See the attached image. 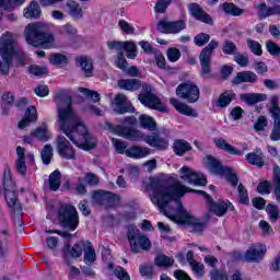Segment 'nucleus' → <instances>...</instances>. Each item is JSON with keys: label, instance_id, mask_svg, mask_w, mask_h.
I'll return each mask as SVG.
<instances>
[{"label": "nucleus", "instance_id": "a19ab883", "mask_svg": "<svg viewBox=\"0 0 280 280\" xmlns=\"http://www.w3.org/2000/svg\"><path fill=\"white\" fill-rule=\"evenodd\" d=\"M154 264L159 268H172V266H174V258L165 254H160L154 258Z\"/></svg>", "mask_w": 280, "mask_h": 280}, {"label": "nucleus", "instance_id": "f704fd0d", "mask_svg": "<svg viewBox=\"0 0 280 280\" xmlns=\"http://www.w3.org/2000/svg\"><path fill=\"white\" fill-rule=\"evenodd\" d=\"M173 150L177 156H184L186 152H191V144L186 140H175Z\"/></svg>", "mask_w": 280, "mask_h": 280}, {"label": "nucleus", "instance_id": "bf43d9fd", "mask_svg": "<svg viewBox=\"0 0 280 280\" xmlns=\"http://www.w3.org/2000/svg\"><path fill=\"white\" fill-rule=\"evenodd\" d=\"M116 67L121 71H128V60L124 57V51L117 54Z\"/></svg>", "mask_w": 280, "mask_h": 280}, {"label": "nucleus", "instance_id": "4c0bfd02", "mask_svg": "<svg viewBox=\"0 0 280 280\" xmlns=\"http://www.w3.org/2000/svg\"><path fill=\"white\" fill-rule=\"evenodd\" d=\"M25 19H39L40 18V5L38 2H31V4L24 9Z\"/></svg>", "mask_w": 280, "mask_h": 280}, {"label": "nucleus", "instance_id": "72a5a7b5", "mask_svg": "<svg viewBox=\"0 0 280 280\" xmlns=\"http://www.w3.org/2000/svg\"><path fill=\"white\" fill-rule=\"evenodd\" d=\"M236 94L233 91H225L220 94L218 101H217V106L218 108H226L235 100Z\"/></svg>", "mask_w": 280, "mask_h": 280}, {"label": "nucleus", "instance_id": "f03ea898", "mask_svg": "<svg viewBox=\"0 0 280 280\" xmlns=\"http://www.w3.org/2000/svg\"><path fill=\"white\" fill-rule=\"evenodd\" d=\"M58 110V125L59 130L66 135V137L80 148L81 150H93L95 148V139L86 129V125L82 121V118L73 110V100L65 92H58L55 96Z\"/></svg>", "mask_w": 280, "mask_h": 280}, {"label": "nucleus", "instance_id": "423d86ee", "mask_svg": "<svg viewBox=\"0 0 280 280\" xmlns=\"http://www.w3.org/2000/svg\"><path fill=\"white\" fill-rule=\"evenodd\" d=\"M25 39L32 47H42L49 49L54 47L56 37L51 33H47L46 26L43 23L28 24L24 31Z\"/></svg>", "mask_w": 280, "mask_h": 280}, {"label": "nucleus", "instance_id": "1a4fd4ad", "mask_svg": "<svg viewBox=\"0 0 280 280\" xmlns=\"http://www.w3.org/2000/svg\"><path fill=\"white\" fill-rule=\"evenodd\" d=\"M218 47H220V43L212 39L199 54V62L201 67L200 75L203 80L213 78V74H211V57Z\"/></svg>", "mask_w": 280, "mask_h": 280}, {"label": "nucleus", "instance_id": "0e129e2a", "mask_svg": "<svg viewBox=\"0 0 280 280\" xmlns=\"http://www.w3.org/2000/svg\"><path fill=\"white\" fill-rule=\"evenodd\" d=\"M118 27H120L124 34H135V26L130 23L126 22L125 20H119Z\"/></svg>", "mask_w": 280, "mask_h": 280}, {"label": "nucleus", "instance_id": "69168bd1", "mask_svg": "<svg viewBox=\"0 0 280 280\" xmlns=\"http://www.w3.org/2000/svg\"><path fill=\"white\" fill-rule=\"evenodd\" d=\"M172 3V0H158L155 4V12L163 14L167 10L168 5Z\"/></svg>", "mask_w": 280, "mask_h": 280}, {"label": "nucleus", "instance_id": "bb28decb", "mask_svg": "<svg viewBox=\"0 0 280 280\" xmlns=\"http://www.w3.org/2000/svg\"><path fill=\"white\" fill-rule=\"evenodd\" d=\"M152 152L149 148L133 145L126 150V156L129 159H145Z\"/></svg>", "mask_w": 280, "mask_h": 280}, {"label": "nucleus", "instance_id": "f257e3e1", "mask_svg": "<svg viewBox=\"0 0 280 280\" xmlns=\"http://www.w3.org/2000/svg\"><path fill=\"white\" fill-rule=\"evenodd\" d=\"M149 196L153 205H156L160 212L163 213L168 220L177 222L178 224H191L196 218L189 214L180 201L176 200V208L167 209L170 202L175 198H183L191 188L186 187L183 183L176 180L173 184L159 178H150L147 187Z\"/></svg>", "mask_w": 280, "mask_h": 280}, {"label": "nucleus", "instance_id": "e2e57ef3", "mask_svg": "<svg viewBox=\"0 0 280 280\" xmlns=\"http://www.w3.org/2000/svg\"><path fill=\"white\" fill-rule=\"evenodd\" d=\"M234 60L236 61L238 67H248V62H250L248 56L241 52H236L234 55Z\"/></svg>", "mask_w": 280, "mask_h": 280}, {"label": "nucleus", "instance_id": "5fc2aeb1", "mask_svg": "<svg viewBox=\"0 0 280 280\" xmlns=\"http://www.w3.org/2000/svg\"><path fill=\"white\" fill-rule=\"evenodd\" d=\"M266 211L271 222H277V220H279V215H280L279 207L275 205H268L266 208Z\"/></svg>", "mask_w": 280, "mask_h": 280}, {"label": "nucleus", "instance_id": "680f3d73", "mask_svg": "<svg viewBox=\"0 0 280 280\" xmlns=\"http://www.w3.org/2000/svg\"><path fill=\"white\" fill-rule=\"evenodd\" d=\"M28 72L31 73V75H36V77L47 75V67L31 66L28 68Z\"/></svg>", "mask_w": 280, "mask_h": 280}, {"label": "nucleus", "instance_id": "4be33fe9", "mask_svg": "<svg viewBox=\"0 0 280 280\" xmlns=\"http://www.w3.org/2000/svg\"><path fill=\"white\" fill-rule=\"evenodd\" d=\"M75 65L81 69L85 78H93V59L86 56H80L75 58Z\"/></svg>", "mask_w": 280, "mask_h": 280}, {"label": "nucleus", "instance_id": "ea45409f", "mask_svg": "<svg viewBox=\"0 0 280 280\" xmlns=\"http://www.w3.org/2000/svg\"><path fill=\"white\" fill-rule=\"evenodd\" d=\"M31 137H35V139H38L39 141H49V139H51V133L47 130V126L44 125L33 130Z\"/></svg>", "mask_w": 280, "mask_h": 280}, {"label": "nucleus", "instance_id": "412c9836", "mask_svg": "<svg viewBox=\"0 0 280 280\" xmlns=\"http://www.w3.org/2000/svg\"><path fill=\"white\" fill-rule=\"evenodd\" d=\"M206 167L215 176H221L223 172H229V166L222 165V162L213 155H207L205 158Z\"/></svg>", "mask_w": 280, "mask_h": 280}, {"label": "nucleus", "instance_id": "7ed1b4c3", "mask_svg": "<svg viewBox=\"0 0 280 280\" xmlns=\"http://www.w3.org/2000/svg\"><path fill=\"white\" fill-rule=\"evenodd\" d=\"M118 86L122 91H139L142 86L141 93L138 95L139 101L147 108H153L160 113H167V107L161 103L156 95L152 94V88L148 84L141 83L139 79H120L118 80Z\"/></svg>", "mask_w": 280, "mask_h": 280}, {"label": "nucleus", "instance_id": "864d4df0", "mask_svg": "<svg viewBox=\"0 0 280 280\" xmlns=\"http://www.w3.org/2000/svg\"><path fill=\"white\" fill-rule=\"evenodd\" d=\"M247 47L255 56H261V54H264V50H261V44H259V42L247 39Z\"/></svg>", "mask_w": 280, "mask_h": 280}, {"label": "nucleus", "instance_id": "de8ad7c7", "mask_svg": "<svg viewBox=\"0 0 280 280\" xmlns=\"http://www.w3.org/2000/svg\"><path fill=\"white\" fill-rule=\"evenodd\" d=\"M221 176H224L226 178V182L231 183L232 187H237L240 178H237V174H235V171H233V168L228 166V172L221 173Z\"/></svg>", "mask_w": 280, "mask_h": 280}, {"label": "nucleus", "instance_id": "49530a36", "mask_svg": "<svg viewBox=\"0 0 280 280\" xmlns=\"http://www.w3.org/2000/svg\"><path fill=\"white\" fill-rule=\"evenodd\" d=\"M40 156L44 165H49L54 159V147L46 144L40 152Z\"/></svg>", "mask_w": 280, "mask_h": 280}, {"label": "nucleus", "instance_id": "20e7f679", "mask_svg": "<svg viewBox=\"0 0 280 280\" xmlns=\"http://www.w3.org/2000/svg\"><path fill=\"white\" fill-rule=\"evenodd\" d=\"M24 52L14 40L12 33L2 35L0 38V56L2 58V62L0 61V75H8L14 56L22 58Z\"/></svg>", "mask_w": 280, "mask_h": 280}, {"label": "nucleus", "instance_id": "9b49d317", "mask_svg": "<svg viewBox=\"0 0 280 280\" xmlns=\"http://www.w3.org/2000/svg\"><path fill=\"white\" fill-rule=\"evenodd\" d=\"M176 95L180 96L183 100H187L189 104H195V102L200 100V90L196 84L186 82L177 86Z\"/></svg>", "mask_w": 280, "mask_h": 280}, {"label": "nucleus", "instance_id": "603ef678", "mask_svg": "<svg viewBox=\"0 0 280 280\" xmlns=\"http://www.w3.org/2000/svg\"><path fill=\"white\" fill-rule=\"evenodd\" d=\"M223 54L226 56H235L237 54V46L231 40H226L222 47Z\"/></svg>", "mask_w": 280, "mask_h": 280}, {"label": "nucleus", "instance_id": "dca6fc26", "mask_svg": "<svg viewBox=\"0 0 280 280\" xmlns=\"http://www.w3.org/2000/svg\"><path fill=\"white\" fill-rule=\"evenodd\" d=\"M266 245L261 243L253 244L244 254L245 261L257 262L266 257Z\"/></svg>", "mask_w": 280, "mask_h": 280}, {"label": "nucleus", "instance_id": "c03bdc74", "mask_svg": "<svg viewBox=\"0 0 280 280\" xmlns=\"http://www.w3.org/2000/svg\"><path fill=\"white\" fill-rule=\"evenodd\" d=\"M49 62L55 67H67V65H69V59L67 56L56 52L50 55Z\"/></svg>", "mask_w": 280, "mask_h": 280}, {"label": "nucleus", "instance_id": "052dcab7", "mask_svg": "<svg viewBox=\"0 0 280 280\" xmlns=\"http://www.w3.org/2000/svg\"><path fill=\"white\" fill-rule=\"evenodd\" d=\"M139 270H140V275L142 277H147V279H152V276L154 275L153 265H141Z\"/></svg>", "mask_w": 280, "mask_h": 280}, {"label": "nucleus", "instance_id": "13d9d810", "mask_svg": "<svg viewBox=\"0 0 280 280\" xmlns=\"http://www.w3.org/2000/svg\"><path fill=\"white\" fill-rule=\"evenodd\" d=\"M266 49L270 56H280V46L272 40L266 42Z\"/></svg>", "mask_w": 280, "mask_h": 280}, {"label": "nucleus", "instance_id": "6e6552de", "mask_svg": "<svg viewBox=\"0 0 280 280\" xmlns=\"http://www.w3.org/2000/svg\"><path fill=\"white\" fill-rule=\"evenodd\" d=\"M128 242L132 253H141V250H150L152 242L148 236L142 235L135 225H129L127 231Z\"/></svg>", "mask_w": 280, "mask_h": 280}, {"label": "nucleus", "instance_id": "39448f33", "mask_svg": "<svg viewBox=\"0 0 280 280\" xmlns=\"http://www.w3.org/2000/svg\"><path fill=\"white\" fill-rule=\"evenodd\" d=\"M115 132L118 137H124V139H128L129 141H145L148 145L151 148H158V150H167L170 147V141L165 138H161L159 135H150L144 136L140 130L127 127V126H116Z\"/></svg>", "mask_w": 280, "mask_h": 280}, {"label": "nucleus", "instance_id": "9d476101", "mask_svg": "<svg viewBox=\"0 0 280 280\" xmlns=\"http://www.w3.org/2000/svg\"><path fill=\"white\" fill-rule=\"evenodd\" d=\"M271 106L269 107V113L273 119V128L270 135L271 141H280V107H279V96H271Z\"/></svg>", "mask_w": 280, "mask_h": 280}, {"label": "nucleus", "instance_id": "393cba45", "mask_svg": "<svg viewBox=\"0 0 280 280\" xmlns=\"http://www.w3.org/2000/svg\"><path fill=\"white\" fill-rule=\"evenodd\" d=\"M259 19H268V16H280V5L268 7L266 3L258 4Z\"/></svg>", "mask_w": 280, "mask_h": 280}, {"label": "nucleus", "instance_id": "58836bf2", "mask_svg": "<svg viewBox=\"0 0 280 280\" xmlns=\"http://www.w3.org/2000/svg\"><path fill=\"white\" fill-rule=\"evenodd\" d=\"M139 124L141 128L145 130H150V132H154L156 130V120L148 115H141L139 117Z\"/></svg>", "mask_w": 280, "mask_h": 280}, {"label": "nucleus", "instance_id": "338daca9", "mask_svg": "<svg viewBox=\"0 0 280 280\" xmlns=\"http://www.w3.org/2000/svg\"><path fill=\"white\" fill-rule=\"evenodd\" d=\"M167 58L171 62H176L180 59V50L178 48H170L167 50Z\"/></svg>", "mask_w": 280, "mask_h": 280}, {"label": "nucleus", "instance_id": "c9c22d12", "mask_svg": "<svg viewBox=\"0 0 280 280\" xmlns=\"http://www.w3.org/2000/svg\"><path fill=\"white\" fill-rule=\"evenodd\" d=\"M220 8L222 12L229 14L230 16H242V14H244V9H240V7L232 2H225L221 4Z\"/></svg>", "mask_w": 280, "mask_h": 280}, {"label": "nucleus", "instance_id": "6ab92c4d", "mask_svg": "<svg viewBox=\"0 0 280 280\" xmlns=\"http://www.w3.org/2000/svg\"><path fill=\"white\" fill-rule=\"evenodd\" d=\"M112 106L117 115L135 113V107L128 102V98L124 94H117L112 103Z\"/></svg>", "mask_w": 280, "mask_h": 280}, {"label": "nucleus", "instance_id": "4468645a", "mask_svg": "<svg viewBox=\"0 0 280 280\" xmlns=\"http://www.w3.org/2000/svg\"><path fill=\"white\" fill-rule=\"evenodd\" d=\"M179 178L188 185H207V177L205 175L198 174L196 171L189 168V166H184L179 170Z\"/></svg>", "mask_w": 280, "mask_h": 280}, {"label": "nucleus", "instance_id": "f8f14e48", "mask_svg": "<svg viewBox=\"0 0 280 280\" xmlns=\"http://www.w3.org/2000/svg\"><path fill=\"white\" fill-rule=\"evenodd\" d=\"M4 198L7 200V205L9 206L11 213H13L12 220L14 222L18 221V224L22 226L23 222H21V215L23 213V207H21V202H19L16 190L4 192Z\"/></svg>", "mask_w": 280, "mask_h": 280}, {"label": "nucleus", "instance_id": "ddd939ff", "mask_svg": "<svg viewBox=\"0 0 280 280\" xmlns=\"http://www.w3.org/2000/svg\"><path fill=\"white\" fill-rule=\"evenodd\" d=\"M57 152L61 159H67L68 161H75V150L73 145L67 138L59 135L56 139Z\"/></svg>", "mask_w": 280, "mask_h": 280}, {"label": "nucleus", "instance_id": "0eeeda50", "mask_svg": "<svg viewBox=\"0 0 280 280\" xmlns=\"http://www.w3.org/2000/svg\"><path fill=\"white\" fill-rule=\"evenodd\" d=\"M57 220L66 231H75L80 224V215L74 206L69 203L60 206L57 212Z\"/></svg>", "mask_w": 280, "mask_h": 280}, {"label": "nucleus", "instance_id": "a211bd4d", "mask_svg": "<svg viewBox=\"0 0 280 280\" xmlns=\"http://www.w3.org/2000/svg\"><path fill=\"white\" fill-rule=\"evenodd\" d=\"M190 192L205 196L206 200L210 205V211H212V213H215V215H218L219 218H222V215H224L226 211H229V206L226 205V202H219V203L213 202V199H211V196H209V194H207L205 190L190 189Z\"/></svg>", "mask_w": 280, "mask_h": 280}, {"label": "nucleus", "instance_id": "4d7b16f0", "mask_svg": "<svg viewBox=\"0 0 280 280\" xmlns=\"http://www.w3.org/2000/svg\"><path fill=\"white\" fill-rule=\"evenodd\" d=\"M211 280H229V275L224 270L212 269L210 271Z\"/></svg>", "mask_w": 280, "mask_h": 280}, {"label": "nucleus", "instance_id": "b1692460", "mask_svg": "<svg viewBox=\"0 0 280 280\" xmlns=\"http://www.w3.org/2000/svg\"><path fill=\"white\" fill-rule=\"evenodd\" d=\"M170 104H172L177 113H180L182 115H186L188 117H198V113H196L194 108L185 103H180V101L176 98H170Z\"/></svg>", "mask_w": 280, "mask_h": 280}, {"label": "nucleus", "instance_id": "37998d69", "mask_svg": "<svg viewBox=\"0 0 280 280\" xmlns=\"http://www.w3.org/2000/svg\"><path fill=\"white\" fill-rule=\"evenodd\" d=\"M61 178L62 174H60V171L58 170H56L49 175L48 183L51 191H58V189H60Z\"/></svg>", "mask_w": 280, "mask_h": 280}, {"label": "nucleus", "instance_id": "473e14b6", "mask_svg": "<svg viewBox=\"0 0 280 280\" xmlns=\"http://www.w3.org/2000/svg\"><path fill=\"white\" fill-rule=\"evenodd\" d=\"M246 161L249 165H256V167H264V154L261 150L257 149L256 152L247 153Z\"/></svg>", "mask_w": 280, "mask_h": 280}, {"label": "nucleus", "instance_id": "7c9ffc66", "mask_svg": "<svg viewBox=\"0 0 280 280\" xmlns=\"http://www.w3.org/2000/svg\"><path fill=\"white\" fill-rule=\"evenodd\" d=\"M18 159L15 162L16 172L22 176H25L27 173V165L25 164V148L18 147L16 148Z\"/></svg>", "mask_w": 280, "mask_h": 280}, {"label": "nucleus", "instance_id": "79ce46f5", "mask_svg": "<svg viewBox=\"0 0 280 280\" xmlns=\"http://www.w3.org/2000/svg\"><path fill=\"white\" fill-rule=\"evenodd\" d=\"M272 184H273V194L276 196V200L278 202H280V167L279 165L275 164L273 165V180H272Z\"/></svg>", "mask_w": 280, "mask_h": 280}, {"label": "nucleus", "instance_id": "6e6d98bb", "mask_svg": "<svg viewBox=\"0 0 280 280\" xmlns=\"http://www.w3.org/2000/svg\"><path fill=\"white\" fill-rule=\"evenodd\" d=\"M238 190V198L241 205H248L250 200L248 199V191L246 190V187H244L243 184H240L237 187Z\"/></svg>", "mask_w": 280, "mask_h": 280}, {"label": "nucleus", "instance_id": "09e8293b", "mask_svg": "<svg viewBox=\"0 0 280 280\" xmlns=\"http://www.w3.org/2000/svg\"><path fill=\"white\" fill-rule=\"evenodd\" d=\"M80 93L85 95L89 100H91L94 104H97L100 102V93L93 90H89L86 88H79Z\"/></svg>", "mask_w": 280, "mask_h": 280}, {"label": "nucleus", "instance_id": "cd10ccee", "mask_svg": "<svg viewBox=\"0 0 280 280\" xmlns=\"http://www.w3.org/2000/svg\"><path fill=\"white\" fill-rule=\"evenodd\" d=\"M267 97L266 94L259 93H245L240 95V100L245 102L248 106H255V104H259V102H266Z\"/></svg>", "mask_w": 280, "mask_h": 280}, {"label": "nucleus", "instance_id": "774afa93", "mask_svg": "<svg viewBox=\"0 0 280 280\" xmlns=\"http://www.w3.org/2000/svg\"><path fill=\"white\" fill-rule=\"evenodd\" d=\"M114 275L119 280H130V275H128V271H126V269H124L122 267H117L114 270Z\"/></svg>", "mask_w": 280, "mask_h": 280}, {"label": "nucleus", "instance_id": "a878e982", "mask_svg": "<svg viewBox=\"0 0 280 280\" xmlns=\"http://www.w3.org/2000/svg\"><path fill=\"white\" fill-rule=\"evenodd\" d=\"M214 144L219 148V150H223V152H228V154H232L233 156H242V151L231 145V143L226 142L224 138H215Z\"/></svg>", "mask_w": 280, "mask_h": 280}, {"label": "nucleus", "instance_id": "e433bc0d", "mask_svg": "<svg viewBox=\"0 0 280 280\" xmlns=\"http://www.w3.org/2000/svg\"><path fill=\"white\" fill-rule=\"evenodd\" d=\"M69 255H71V257H73L74 259H78V257H82V245L74 244L73 247L71 248L69 243H67L63 248L65 259H67V257H69Z\"/></svg>", "mask_w": 280, "mask_h": 280}, {"label": "nucleus", "instance_id": "3c124183", "mask_svg": "<svg viewBox=\"0 0 280 280\" xmlns=\"http://www.w3.org/2000/svg\"><path fill=\"white\" fill-rule=\"evenodd\" d=\"M211 40V35L207 33H199L194 37V43L197 47H205Z\"/></svg>", "mask_w": 280, "mask_h": 280}, {"label": "nucleus", "instance_id": "c85d7f7f", "mask_svg": "<svg viewBox=\"0 0 280 280\" xmlns=\"http://www.w3.org/2000/svg\"><path fill=\"white\" fill-rule=\"evenodd\" d=\"M83 261L86 266H93L95 261H97V254L95 253V248L91 242H86L83 248Z\"/></svg>", "mask_w": 280, "mask_h": 280}, {"label": "nucleus", "instance_id": "2eb2a0df", "mask_svg": "<svg viewBox=\"0 0 280 280\" xmlns=\"http://www.w3.org/2000/svg\"><path fill=\"white\" fill-rule=\"evenodd\" d=\"M187 27V23L185 20H178V21H166L161 20L158 23V30L162 34H180L183 30Z\"/></svg>", "mask_w": 280, "mask_h": 280}, {"label": "nucleus", "instance_id": "5701e85b", "mask_svg": "<svg viewBox=\"0 0 280 280\" xmlns=\"http://www.w3.org/2000/svg\"><path fill=\"white\" fill-rule=\"evenodd\" d=\"M66 9L68 10L69 16L74 21L84 19V10H82V7L75 0H68L66 2Z\"/></svg>", "mask_w": 280, "mask_h": 280}, {"label": "nucleus", "instance_id": "f3484780", "mask_svg": "<svg viewBox=\"0 0 280 280\" xmlns=\"http://www.w3.org/2000/svg\"><path fill=\"white\" fill-rule=\"evenodd\" d=\"M93 198L97 205H102L103 207H115L117 202H119V196L114 192L98 190L93 194Z\"/></svg>", "mask_w": 280, "mask_h": 280}, {"label": "nucleus", "instance_id": "aec40b11", "mask_svg": "<svg viewBox=\"0 0 280 280\" xmlns=\"http://www.w3.org/2000/svg\"><path fill=\"white\" fill-rule=\"evenodd\" d=\"M189 14L194 16L197 21L201 23H207L208 25H213V19L202 10L200 4L198 3H190L188 4Z\"/></svg>", "mask_w": 280, "mask_h": 280}, {"label": "nucleus", "instance_id": "2f4dec72", "mask_svg": "<svg viewBox=\"0 0 280 280\" xmlns=\"http://www.w3.org/2000/svg\"><path fill=\"white\" fill-rule=\"evenodd\" d=\"M36 119H38L36 107L31 106L26 109L24 118L18 124V127L20 130H23L26 126H30L32 121H36Z\"/></svg>", "mask_w": 280, "mask_h": 280}, {"label": "nucleus", "instance_id": "a18cd8bd", "mask_svg": "<svg viewBox=\"0 0 280 280\" xmlns=\"http://www.w3.org/2000/svg\"><path fill=\"white\" fill-rule=\"evenodd\" d=\"M127 51V58L135 60L137 58V44L135 42H122V51Z\"/></svg>", "mask_w": 280, "mask_h": 280}, {"label": "nucleus", "instance_id": "8fccbe9b", "mask_svg": "<svg viewBox=\"0 0 280 280\" xmlns=\"http://www.w3.org/2000/svg\"><path fill=\"white\" fill-rule=\"evenodd\" d=\"M3 187L4 194H8V191H16V185L14 184V179H12V176H10V173H4Z\"/></svg>", "mask_w": 280, "mask_h": 280}, {"label": "nucleus", "instance_id": "c756f323", "mask_svg": "<svg viewBox=\"0 0 280 280\" xmlns=\"http://www.w3.org/2000/svg\"><path fill=\"white\" fill-rule=\"evenodd\" d=\"M232 82L233 84H243L244 82L255 84L257 82V74L253 71L238 72Z\"/></svg>", "mask_w": 280, "mask_h": 280}]
</instances>
